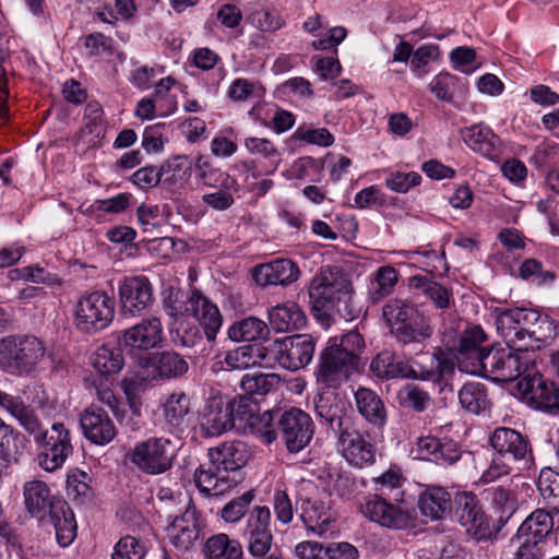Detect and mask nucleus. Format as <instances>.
<instances>
[{
  "mask_svg": "<svg viewBox=\"0 0 559 559\" xmlns=\"http://www.w3.org/2000/svg\"><path fill=\"white\" fill-rule=\"evenodd\" d=\"M207 457L209 463L195 469L194 484L203 497H219L242 480L250 450L245 442L233 440L210 448Z\"/></svg>",
  "mask_w": 559,
  "mask_h": 559,
  "instance_id": "1",
  "label": "nucleus"
},
{
  "mask_svg": "<svg viewBox=\"0 0 559 559\" xmlns=\"http://www.w3.org/2000/svg\"><path fill=\"white\" fill-rule=\"evenodd\" d=\"M353 285L348 275L338 267H325L308 287L309 305L314 318L329 326L337 318L352 321L357 317L353 302Z\"/></svg>",
  "mask_w": 559,
  "mask_h": 559,
  "instance_id": "2",
  "label": "nucleus"
},
{
  "mask_svg": "<svg viewBox=\"0 0 559 559\" xmlns=\"http://www.w3.org/2000/svg\"><path fill=\"white\" fill-rule=\"evenodd\" d=\"M24 503L28 513L40 521L53 525L56 538L61 547H67L76 536V521L66 500L51 493L46 483L34 479L23 488Z\"/></svg>",
  "mask_w": 559,
  "mask_h": 559,
  "instance_id": "3",
  "label": "nucleus"
},
{
  "mask_svg": "<svg viewBox=\"0 0 559 559\" xmlns=\"http://www.w3.org/2000/svg\"><path fill=\"white\" fill-rule=\"evenodd\" d=\"M364 348V338L357 331L330 338L320 352L317 381L328 388H336L347 381L358 370Z\"/></svg>",
  "mask_w": 559,
  "mask_h": 559,
  "instance_id": "4",
  "label": "nucleus"
},
{
  "mask_svg": "<svg viewBox=\"0 0 559 559\" xmlns=\"http://www.w3.org/2000/svg\"><path fill=\"white\" fill-rule=\"evenodd\" d=\"M481 361L478 373L495 382L520 381L533 374L536 367L527 350L512 344L491 346Z\"/></svg>",
  "mask_w": 559,
  "mask_h": 559,
  "instance_id": "5",
  "label": "nucleus"
},
{
  "mask_svg": "<svg viewBox=\"0 0 559 559\" xmlns=\"http://www.w3.org/2000/svg\"><path fill=\"white\" fill-rule=\"evenodd\" d=\"M382 314L392 335L402 345L420 344L432 335L430 319L404 300L388 301Z\"/></svg>",
  "mask_w": 559,
  "mask_h": 559,
  "instance_id": "6",
  "label": "nucleus"
},
{
  "mask_svg": "<svg viewBox=\"0 0 559 559\" xmlns=\"http://www.w3.org/2000/svg\"><path fill=\"white\" fill-rule=\"evenodd\" d=\"M46 348L35 335L15 334L0 341V368L14 376H28L43 360Z\"/></svg>",
  "mask_w": 559,
  "mask_h": 559,
  "instance_id": "7",
  "label": "nucleus"
},
{
  "mask_svg": "<svg viewBox=\"0 0 559 559\" xmlns=\"http://www.w3.org/2000/svg\"><path fill=\"white\" fill-rule=\"evenodd\" d=\"M316 342L310 334H295L267 341L262 361L265 366L277 362L281 367L296 371L308 366L314 354Z\"/></svg>",
  "mask_w": 559,
  "mask_h": 559,
  "instance_id": "8",
  "label": "nucleus"
},
{
  "mask_svg": "<svg viewBox=\"0 0 559 559\" xmlns=\"http://www.w3.org/2000/svg\"><path fill=\"white\" fill-rule=\"evenodd\" d=\"M454 504L455 515L468 535L478 542L497 539L503 527L498 526L497 519L485 513L475 493L467 491L456 493Z\"/></svg>",
  "mask_w": 559,
  "mask_h": 559,
  "instance_id": "9",
  "label": "nucleus"
},
{
  "mask_svg": "<svg viewBox=\"0 0 559 559\" xmlns=\"http://www.w3.org/2000/svg\"><path fill=\"white\" fill-rule=\"evenodd\" d=\"M115 317V300L105 292L95 290L83 295L74 309L75 326L94 334L109 326Z\"/></svg>",
  "mask_w": 559,
  "mask_h": 559,
  "instance_id": "10",
  "label": "nucleus"
},
{
  "mask_svg": "<svg viewBox=\"0 0 559 559\" xmlns=\"http://www.w3.org/2000/svg\"><path fill=\"white\" fill-rule=\"evenodd\" d=\"M489 442L501 457H511L519 473L535 471V455L527 436L512 428L499 427L491 433Z\"/></svg>",
  "mask_w": 559,
  "mask_h": 559,
  "instance_id": "11",
  "label": "nucleus"
},
{
  "mask_svg": "<svg viewBox=\"0 0 559 559\" xmlns=\"http://www.w3.org/2000/svg\"><path fill=\"white\" fill-rule=\"evenodd\" d=\"M35 443L39 449L38 464L46 472L62 467L73 453L71 432L62 423L52 424Z\"/></svg>",
  "mask_w": 559,
  "mask_h": 559,
  "instance_id": "12",
  "label": "nucleus"
},
{
  "mask_svg": "<svg viewBox=\"0 0 559 559\" xmlns=\"http://www.w3.org/2000/svg\"><path fill=\"white\" fill-rule=\"evenodd\" d=\"M119 313L123 318L140 317L154 302L153 286L144 275L124 276L118 281Z\"/></svg>",
  "mask_w": 559,
  "mask_h": 559,
  "instance_id": "13",
  "label": "nucleus"
},
{
  "mask_svg": "<svg viewBox=\"0 0 559 559\" xmlns=\"http://www.w3.org/2000/svg\"><path fill=\"white\" fill-rule=\"evenodd\" d=\"M174 457L170 441L164 438L152 437L138 442L130 452V461L148 475H159L169 471Z\"/></svg>",
  "mask_w": 559,
  "mask_h": 559,
  "instance_id": "14",
  "label": "nucleus"
},
{
  "mask_svg": "<svg viewBox=\"0 0 559 559\" xmlns=\"http://www.w3.org/2000/svg\"><path fill=\"white\" fill-rule=\"evenodd\" d=\"M532 373L518 381L519 392L531 407L549 414H558L559 383L545 378L536 368Z\"/></svg>",
  "mask_w": 559,
  "mask_h": 559,
  "instance_id": "15",
  "label": "nucleus"
},
{
  "mask_svg": "<svg viewBox=\"0 0 559 559\" xmlns=\"http://www.w3.org/2000/svg\"><path fill=\"white\" fill-rule=\"evenodd\" d=\"M277 429L290 453L305 449L314 432L311 417L297 407L277 412Z\"/></svg>",
  "mask_w": 559,
  "mask_h": 559,
  "instance_id": "16",
  "label": "nucleus"
},
{
  "mask_svg": "<svg viewBox=\"0 0 559 559\" xmlns=\"http://www.w3.org/2000/svg\"><path fill=\"white\" fill-rule=\"evenodd\" d=\"M249 555L253 558L266 556L273 546L271 511L267 507L255 506L246 520L241 532Z\"/></svg>",
  "mask_w": 559,
  "mask_h": 559,
  "instance_id": "17",
  "label": "nucleus"
},
{
  "mask_svg": "<svg viewBox=\"0 0 559 559\" xmlns=\"http://www.w3.org/2000/svg\"><path fill=\"white\" fill-rule=\"evenodd\" d=\"M362 514L370 521L391 530H406L414 525L409 510L388 502L382 496L373 495L361 506Z\"/></svg>",
  "mask_w": 559,
  "mask_h": 559,
  "instance_id": "18",
  "label": "nucleus"
},
{
  "mask_svg": "<svg viewBox=\"0 0 559 559\" xmlns=\"http://www.w3.org/2000/svg\"><path fill=\"white\" fill-rule=\"evenodd\" d=\"M338 445L346 461L356 466L364 467L374 462L376 451L368 438L349 424L335 435Z\"/></svg>",
  "mask_w": 559,
  "mask_h": 559,
  "instance_id": "19",
  "label": "nucleus"
},
{
  "mask_svg": "<svg viewBox=\"0 0 559 559\" xmlns=\"http://www.w3.org/2000/svg\"><path fill=\"white\" fill-rule=\"evenodd\" d=\"M314 411L320 423L330 428L334 435L353 423L346 402L334 391L328 390L318 394L314 399Z\"/></svg>",
  "mask_w": 559,
  "mask_h": 559,
  "instance_id": "20",
  "label": "nucleus"
},
{
  "mask_svg": "<svg viewBox=\"0 0 559 559\" xmlns=\"http://www.w3.org/2000/svg\"><path fill=\"white\" fill-rule=\"evenodd\" d=\"M229 397L212 395L200 413V427L205 436L214 437L233 428Z\"/></svg>",
  "mask_w": 559,
  "mask_h": 559,
  "instance_id": "21",
  "label": "nucleus"
},
{
  "mask_svg": "<svg viewBox=\"0 0 559 559\" xmlns=\"http://www.w3.org/2000/svg\"><path fill=\"white\" fill-rule=\"evenodd\" d=\"M186 312L199 322L207 342L213 343L223 324L218 307L199 290H193L188 297Z\"/></svg>",
  "mask_w": 559,
  "mask_h": 559,
  "instance_id": "22",
  "label": "nucleus"
},
{
  "mask_svg": "<svg viewBox=\"0 0 559 559\" xmlns=\"http://www.w3.org/2000/svg\"><path fill=\"white\" fill-rule=\"evenodd\" d=\"M300 270L290 259L278 258L252 269L254 282L262 287L270 285L287 286L299 278Z\"/></svg>",
  "mask_w": 559,
  "mask_h": 559,
  "instance_id": "23",
  "label": "nucleus"
},
{
  "mask_svg": "<svg viewBox=\"0 0 559 559\" xmlns=\"http://www.w3.org/2000/svg\"><path fill=\"white\" fill-rule=\"evenodd\" d=\"M167 534L171 543L180 549H189L200 536V524L194 506L189 502L180 515L168 516Z\"/></svg>",
  "mask_w": 559,
  "mask_h": 559,
  "instance_id": "24",
  "label": "nucleus"
},
{
  "mask_svg": "<svg viewBox=\"0 0 559 559\" xmlns=\"http://www.w3.org/2000/svg\"><path fill=\"white\" fill-rule=\"evenodd\" d=\"M80 425L85 438L98 445L109 443L117 433L108 413L96 406H91L84 411L80 417Z\"/></svg>",
  "mask_w": 559,
  "mask_h": 559,
  "instance_id": "25",
  "label": "nucleus"
},
{
  "mask_svg": "<svg viewBox=\"0 0 559 559\" xmlns=\"http://www.w3.org/2000/svg\"><path fill=\"white\" fill-rule=\"evenodd\" d=\"M122 341L130 349L155 348L163 342V324L157 317L142 319L122 332Z\"/></svg>",
  "mask_w": 559,
  "mask_h": 559,
  "instance_id": "26",
  "label": "nucleus"
},
{
  "mask_svg": "<svg viewBox=\"0 0 559 559\" xmlns=\"http://www.w3.org/2000/svg\"><path fill=\"white\" fill-rule=\"evenodd\" d=\"M146 369L154 380H170L187 373L189 365L177 352L162 350L147 357Z\"/></svg>",
  "mask_w": 559,
  "mask_h": 559,
  "instance_id": "27",
  "label": "nucleus"
},
{
  "mask_svg": "<svg viewBox=\"0 0 559 559\" xmlns=\"http://www.w3.org/2000/svg\"><path fill=\"white\" fill-rule=\"evenodd\" d=\"M486 341V333L477 325L464 331L459 337L454 356L462 364L466 361L472 367V373L478 372L483 362L481 359L487 354V350L483 347Z\"/></svg>",
  "mask_w": 559,
  "mask_h": 559,
  "instance_id": "28",
  "label": "nucleus"
},
{
  "mask_svg": "<svg viewBox=\"0 0 559 559\" xmlns=\"http://www.w3.org/2000/svg\"><path fill=\"white\" fill-rule=\"evenodd\" d=\"M554 519L550 512L537 509L532 512L519 526L514 536L518 540L530 539L543 544L544 539L552 532Z\"/></svg>",
  "mask_w": 559,
  "mask_h": 559,
  "instance_id": "29",
  "label": "nucleus"
},
{
  "mask_svg": "<svg viewBox=\"0 0 559 559\" xmlns=\"http://www.w3.org/2000/svg\"><path fill=\"white\" fill-rule=\"evenodd\" d=\"M461 136L469 148L485 157L493 158L498 153V136L481 123L463 128Z\"/></svg>",
  "mask_w": 559,
  "mask_h": 559,
  "instance_id": "30",
  "label": "nucleus"
},
{
  "mask_svg": "<svg viewBox=\"0 0 559 559\" xmlns=\"http://www.w3.org/2000/svg\"><path fill=\"white\" fill-rule=\"evenodd\" d=\"M359 414L371 425L381 428L386 423V409L381 397L371 389L359 388L355 392Z\"/></svg>",
  "mask_w": 559,
  "mask_h": 559,
  "instance_id": "31",
  "label": "nucleus"
},
{
  "mask_svg": "<svg viewBox=\"0 0 559 559\" xmlns=\"http://www.w3.org/2000/svg\"><path fill=\"white\" fill-rule=\"evenodd\" d=\"M270 325L276 332L299 330L306 325L304 311L295 302L276 305L269 310Z\"/></svg>",
  "mask_w": 559,
  "mask_h": 559,
  "instance_id": "32",
  "label": "nucleus"
},
{
  "mask_svg": "<svg viewBox=\"0 0 559 559\" xmlns=\"http://www.w3.org/2000/svg\"><path fill=\"white\" fill-rule=\"evenodd\" d=\"M423 516L436 521L451 511V495L441 487H431L423 491L418 499Z\"/></svg>",
  "mask_w": 559,
  "mask_h": 559,
  "instance_id": "33",
  "label": "nucleus"
},
{
  "mask_svg": "<svg viewBox=\"0 0 559 559\" xmlns=\"http://www.w3.org/2000/svg\"><path fill=\"white\" fill-rule=\"evenodd\" d=\"M160 183L168 189L182 188L190 179L192 165L187 156L176 155L158 167Z\"/></svg>",
  "mask_w": 559,
  "mask_h": 559,
  "instance_id": "34",
  "label": "nucleus"
},
{
  "mask_svg": "<svg viewBox=\"0 0 559 559\" xmlns=\"http://www.w3.org/2000/svg\"><path fill=\"white\" fill-rule=\"evenodd\" d=\"M25 437L0 418V474L13 463H17L24 448Z\"/></svg>",
  "mask_w": 559,
  "mask_h": 559,
  "instance_id": "35",
  "label": "nucleus"
},
{
  "mask_svg": "<svg viewBox=\"0 0 559 559\" xmlns=\"http://www.w3.org/2000/svg\"><path fill=\"white\" fill-rule=\"evenodd\" d=\"M370 370L377 378L381 379H406L408 360L397 353L383 350L371 360Z\"/></svg>",
  "mask_w": 559,
  "mask_h": 559,
  "instance_id": "36",
  "label": "nucleus"
},
{
  "mask_svg": "<svg viewBox=\"0 0 559 559\" xmlns=\"http://www.w3.org/2000/svg\"><path fill=\"white\" fill-rule=\"evenodd\" d=\"M300 510V518L310 531L321 535L329 530L332 518L330 508L322 500L302 499Z\"/></svg>",
  "mask_w": 559,
  "mask_h": 559,
  "instance_id": "37",
  "label": "nucleus"
},
{
  "mask_svg": "<svg viewBox=\"0 0 559 559\" xmlns=\"http://www.w3.org/2000/svg\"><path fill=\"white\" fill-rule=\"evenodd\" d=\"M92 366L104 376L118 373L124 366L120 344L108 342L99 346L92 356Z\"/></svg>",
  "mask_w": 559,
  "mask_h": 559,
  "instance_id": "38",
  "label": "nucleus"
},
{
  "mask_svg": "<svg viewBox=\"0 0 559 559\" xmlns=\"http://www.w3.org/2000/svg\"><path fill=\"white\" fill-rule=\"evenodd\" d=\"M267 334L266 323L255 317L235 321L227 330V336L233 342H253L265 338Z\"/></svg>",
  "mask_w": 559,
  "mask_h": 559,
  "instance_id": "39",
  "label": "nucleus"
},
{
  "mask_svg": "<svg viewBox=\"0 0 559 559\" xmlns=\"http://www.w3.org/2000/svg\"><path fill=\"white\" fill-rule=\"evenodd\" d=\"M412 286L432 301L437 309H448L454 302L452 290L424 275L413 276Z\"/></svg>",
  "mask_w": 559,
  "mask_h": 559,
  "instance_id": "40",
  "label": "nucleus"
},
{
  "mask_svg": "<svg viewBox=\"0 0 559 559\" xmlns=\"http://www.w3.org/2000/svg\"><path fill=\"white\" fill-rule=\"evenodd\" d=\"M461 406L472 413L480 414L490 407L487 388L480 382H467L459 391Z\"/></svg>",
  "mask_w": 559,
  "mask_h": 559,
  "instance_id": "41",
  "label": "nucleus"
},
{
  "mask_svg": "<svg viewBox=\"0 0 559 559\" xmlns=\"http://www.w3.org/2000/svg\"><path fill=\"white\" fill-rule=\"evenodd\" d=\"M204 552L207 559H242L243 556L241 544L226 534L210 537Z\"/></svg>",
  "mask_w": 559,
  "mask_h": 559,
  "instance_id": "42",
  "label": "nucleus"
},
{
  "mask_svg": "<svg viewBox=\"0 0 559 559\" xmlns=\"http://www.w3.org/2000/svg\"><path fill=\"white\" fill-rule=\"evenodd\" d=\"M264 344L262 346L246 345L229 350L225 356V364L230 370H242L255 364L264 365Z\"/></svg>",
  "mask_w": 559,
  "mask_h": 559,
  "instance_id": "43",
  "label": "nucleus"
},
{
  "mask_svg": "<svg viewBox=\"0 0 559 559\" xmlns=\"http://www.w3.org/2000/svg\"><path fill=\"white\" fill-rule=\"evenodd\" d=\"M421 357L433 364V384L442 393L448 386L447 377L454 372L455 364L452 355L438 347L432 354L423 353Z\"/></svg>",
  "mask_w": 559,
  "mask_h": 559,
  "instance_id": "44",
  "label": "nucleus"
},
{
  "mask_svg": "<svg viewBox=\"0 0 559 559\" xmlns=\"http://www.w3.org/2000/svg\"><path fill=\"white\" fill-rule=\"evenodd\" d=\"M277 412L265 411L262 414H258L252 418V421L247 426L251 433L254 435L265 444H271L280 435L277 429Z\"/></svg>",
  "mask_w": 559,
  "mask_h": 559,
  "instance_id": "45",
  "label": "nucleus"
},
{
  "mask_svg": "<svg viewBox=\"0 0 559 559\" xmlns=\"http://www.w3.org/2000/svg\"><path fill=\"white\" fill-rule=\"evenodd\" d=\"M280 377L275 373H246L240 386L248 396H264L280 385Z\"/></svg>",
  "mask_w": 559,
  "mask_h": 559,
  "instance_id": "46",
  "label": "nucleus"
},
{
  "mask_svg": "<svg viewBox=\"0 0 559 559\" xmlns=\"http://www.w3.org/2000/svg\"><path fill=\"white\" fill-rule=\"evenodd\" d=\"M523 308L504 309L497 311L496 325L499 334L507 344H516L518 331L522 325Z\"/></svg>",
  "mask_w": 559,
  "mask_h": 559,
  "instance_id": "47",
  "label": "nucleus"
},
{
  "mask_svg": "<svg viewBox=\"0 0 559 559\" xmlns=\"http://www.w3.org/2000/svg\"><path fill=\"white\" fill-rule=\"evenodd\" d=\"M498 526H504L516 511V501L511 497V491L503 487H495L488 491Z\"/></svg>",
  "mask_w": 559,
  "mask_h": 559,
  "instance_id": "48",
  "label": "nucleus"
},
{
  "mask_svg": "<svg viewBox=\"0 0 559 559\" xmlns=\"http://www.w3.org/2000/svg\"><path fill=\"white\" fill-rule=\"evenodd\" d=\"M163 408L166 421L173 427H179L190 411V400L183 392L173 393L166 399Z\"/></svg>",
  "mask_w": 559,
  "mask_h": 559,
  "instance_id": "49",
  "label": "nucleus"
},
{
  "mask_svg": "<svg viewBox=\"0 0 559 559\" xmlns=\"http://www.w3.org/2000/svg\"><path fill=\"white\" fill-rule=\"evenodd\" d=\"M399 403L404 408L417 413L425 412L431 404L429 393L416 384H406L397 393Z\"/></svg>",
  "mask_w": 559,
  "mask_h": 559,
  "instance_id": "50",
  "label": "nucleus"
},
{
  "mask_svg": "<svg viewBox=\"0 0 559 559\" xmlns=\"http://www.w3.org/2000/svg\"><path fill=\"white\" fill-rule=\"evenodd\" d=\"M396 283V270L392 266H381L376 274V280L371 283L369 288L372 301L377 302L383 297L390 295Z\"/></svg>",
  "mask_w": 559,
  "mask_h": 559,
  "instance_id": "51",
  "label": "nucleus"
},
{
  "mask_svg": "<svg viewBox=\"0 0 559 559\" xmlns=\"http://www.w3.org/2000/svg\"><path fill=\"white\" fill-rule=\"evenodd\" d=\"M229 403L233 428L236 421H239L241 428H246L257 415V404L247 394L229 397Z\"/></svg>",
  "mask_w": 559,
  "mask_h": 559,
  "instance_id": "52",
  "label": "nucleus"
},
{
  "mask_svg": "<svg viewBox=\"0 0 559 559\" xmlns=\"http://www.w3.org/2000/svg\"><path fill=\"white\" fill-rule=\"evenodd\" d=\"M555 471L551 467H544L539 472L538 488L547 502V506L559 514V480H550Z\"/></svg>",
  "mask_w": 559,
  "mask_h": 559,
  "instance_id": "53",
  "label": "nucleus"
},
{
  "mask_svg": "<svg viewBox=\"0 0 559 559\" xmlns=\"http://www.w3.org/2000/svg\"><path fill=\"white\" fill-rule=\"evenodd\" d=\"M254 497V490H248L241 496L234 498L222 509V519L228 523L239 521L247 513Z\"/></svg>",
  "mask_w": 559,
  "mask_h": 559,
  "instance_id": "54",
  "label": "nucleus"
},
{
  "mask_svg": "<svg viewBox=\"0 0 559 559\" xmlns=\"http://www.w3.org/2000/svg\"><path fill=\"white\" fill-rule=\"evenodd\" d=\"M440 50L437 45L426 44L419 46L414 50L411 59V69L418 76L421 78L426 74L425 67L431 61L438 60Z\"/></svg>",
  "mask_w": 559,
  "mask_h": 559,
  "instance_id": "55",
  "label": "nucleus"
},
{
  "mask_svg": "<svg viewBox=\"0 0 559 559\" xmlns=\"http://www.w3.org/2000/svg\"><path fill=\"white\" fill-rule=\"evenodd\" d=\"M145 556L144 545L135 537L127 535L116 544L112 559H143Z\"/></svg>",
  "mask_w": 559,
  "mask_h": 559,
  "instance_id": "56",
  "label": "nucleus"
},
{
  "mask_svg": "<svg viewBox=\"0 0 559 559\" xmlns=\"http://www.w3.org/2000/svg\"><path fill=\"white\" fill-rule=\"evenodd\" d=\"M536 324V329L531 331V337H533V342L539 343L537 348L540 347V344H548L559 334V322L549 316L539 313Z\"/></svg>",
  "mask_w": 559,
  "mask_h": 559,
  "instance_id": "57",
  "label": "nucleus"
},
{
  "mask_svg": "<svg viewBox=\"0 0 559 559\" xmlns=\"http://www.w3.org/2000/svg\"><path fill=\"white\" fill-rule=\"evenodd\" d=\"M457 78L448 72L437 74L429 84L430 92L442 102H452V91L457 83Z\"/></svg>",
  "mask_w": 559,
  "mask_h": 559,
  "instance_id": "58",
  "label": "nucleus"
},
{
  "mask_svg": "<svg viewBox=\"0 0 559 559\" xmlns=\"http://www.w3.org/2000/svg\"><path fill=\"white\" fill-rule=\"evenodd\" d=\"M537 319H539V312L537 310L523 308L522 325L519 328L520 331L516 332L518 337L515 345L522 347L524 350L528 352V347H534L531 331L536 329Z\"/></svg>",
  "mask_w": 559,
  "mask_h": 559,
  "instance_id": "59",
  "label": "nucleus"
},
{
  "mask_svg": "<svg viewBox=\"0 0 559 559\" xmlns=\"http://www.w3.org/2000/svg\"><path fill=\"white\" fill-rule=\"evenodd\" d=\"M421 176L418 173H392L385 178V186L397 193H406L412 187L418 186Z\"/></svg>",
  "mask_w": 559,
  "mask_h": 559,
  "instance_id": "60",
  "label": "nucleus"
},
{
  "mask_svg": "<svg viewBox=\"0 0 559 559\" xmlns=\"http://www.w3.org/2000/svg\"><path fill=\"white\" fill-rule=\"evenodd\" d=\"M201 177L206 186L215 190H239L237 179L221 169L203 170Z\"/></svg>",
  "mask_w": 559,
  "mask_h": 559,
  "instance_id": "61",
  "label": "nucleus"
},
{
  "mask_svg": "<svg viewBox=\"0 0 559 559\" xmlns=\"http://www.w3.org/2000/svg\"><path fill=\"white\" fill-rule=\"evenodd\" d=\"M462 453V448L456 441L443 438L440 439V447L432 462L440 465H452L461 459Z\"/></svg>",
  "mask_w": 559,
  "mask_h": 559,
  "instance_id": "62",
  "label": "nucleus"
},
{
  "mask_svg": "<svg viewBox=\"0 0 559 559\" xmlns=\"http://www.w3.org/2000/svg\"><path fill=\"white\" fill-rule=\"evenodd\" d=\"M264 88L247 79H236L228 88V97L234 102H245L252 95H262Z\"/></svg>",
  "mask_w": 559,
  "mask_h": 559,
  "instance_id": "63",
  "label": "nucleus"
},
{
  "mask_svg": "<svg viewBox=\"0 0 559 559\" xmlns=\"http://www.w3.org/2000/svg\"><path fill=\"white\" fill-rule=\"evenodd\" d=\"M245 146L252 154H259L269 159L272 164H277L281 160L280 153L274 144L262 138H247Z\"/></svg>",
  "mask_w": 559,
  "mask_h": 559,
  "instance_id": "64",
  "label": "nucleus"
}]
</instances>
